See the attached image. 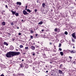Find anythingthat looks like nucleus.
<instances>
[{
	"instance_id": "f257e3e1",
	"label": "nucleus",
	"mask_w": 76,
	"mask_h": 76,
	"mask_svg": "<svg viewBox=\"0 0 76 76\" xmlns=\"http://www.w3.org/2000/svg\"><path fill=\"white\" fill-rule=\"evenodd\" d=\"M20 53L19 52H14L10 51L7 53L6 54V56L7 57H11L12 56L13 57L15 56H17V55H19Z\"/></svg>"
},
{
	"instance_id": "f03ea898",
	"label": "nucleus",
	"mask_w": 76,
	"mask_h": 76,
	"mask_svg": "<svg viewBox=\"0 0 76 76\" xmlns=\"http://www.w3.org/2000/svg\"><path fill=\"white\" fill-rule=\"evenodd\" d=\"M23 13L24 14V15H29V13H28L26 11V10H24L23 11Z\"/></svg>"
},
{
	"instance_id": "7ed1b4c3",
	"label": "nucleus",
	"mask_w": 76,
	"mask_h": 76,
	"mask_svg": "<svg viewBox=\"0 0 76 76\" xmlns=\"http://www.w3.org/2000/svg\"><path fill=\"white\" fill-rule=\"evenodd\" d=\"M72 37L74 38L75 39H76V37L75 36V33H73L72 34Z\"/></svg>"
},
{
	"instance_id": "20e7f679",
	"label": "nucleus",
	"mask_w": 76,
	"mask_h": 76,
	"mask_svg": "<svg viewBox=\"0 0 76 76\" xmlns=\"http://www.w3.org/2000/svg\"><path fill=\"white\" fill-rule=\"evenodd\" d=\"M31 48L32 50H34L35 49V46H32L31 47Z\"/></svg>"
},
{
	"instance_id": "39448f33",
	"label": "nucleus",
	"mask_w": 76,
	"mask_h": 76,
	"mask_svg": "<svg viewBox=\"0 0 76 76\" xmlns=\"http://www.w3.org/2000/svg\"><path fill=\"white\" fill-rule=\"evenodd\" d=\"M4 45H8V43H7V42H4Z\"/></svg>"
},
{
	"instance_id": "423d86ee",
	"label": "nucleus",
	"mask_w": 76,
	"mask_h": 76,
	"mask_svg": "<svg viewBox=\"0 0 76 76\" xmlns=\"http://www.w3.org/2000/svg\"><path fill=\"white\" fill-rule=\"evenodd\" d=\"M17 4H19V5H21V3L19 2H17Z\"/></svg>"
},
{
	"instance_id": "0eeeda50",
	"label": "nucleus",
	"mask_w": 76,
	"mask_h": 76,
	"mask_svg": "<svg viewBox=\"0 0 76 76\" xmlns=\"http://www.w3.org/2000/svg\"><path fill=\"white\" fill-rule=\"evenodd\" d=\"M2 25H3V26L5 25V22H3L2 23Z\"/></svg>"
},
{
	"instance_id": "6e6552de",
	"label": "nucleus",
	"mask_w": 76,
	"mask_h": 76,
	"mask_svg": "<svg viewBox=\"0 0 76 76\" xmlns=\"http://www.w3.org/2000/svg\"><path fill=\"white\" fill-rule=\"evenodd\" d=\"M11 12H12V13L13 15L15 14L16 13V12L15 11H12Z\"/></svg>"
},
{
	"instance_id": "1a4fd4ad",
	"label": "nucleus",
	"mask_w": 76,
	"mask_h": 76,
	"mask_svg": "<svg viewBox=\"0 0 76 76\" xmlns=\"http://www.w3.org/2000/svg\"><path fill=\"white\" fill-rule=\"evenodd\" d=\"M42 6L43 7H45V4L44 3H43L42 4Z\"/></svg>"
},
{
	"instance_id": "9d476101",
	"label": "nucleus",
	"mask_w": 76,
	"mask_h": 76,
	"mask_svg": "<svg viewBox=\"0 0 76 76\" xmlns=\"http://www.w3.org/2000/svg\"><path fill=\"white\" fill-rule=\"evenodd\" d=\"M60 53L61 54V56H63L64 54L63 52H60Z\"/></svg>"
},
{
	"instance_id": "9b49d317",
	"label": "nucleus",
	"mask_w": 76,
	"mask_h": 76,
	"mask_svg": "<svg viewBox=\"0 0 76 76\" xmlns=\"http://www.w3.org/2000/svg\"><path fill=\"white\" fill-rule=\"evenodd\" d=\"M42 24V21H41L38 23V24L39 25H41V24Z\"/></svg>"
},
{
	"instance_id": "f8f14e48",
	"label": "nucleus",
	"mask_w": 76,
	"mask_h": 76,
	"mask_svg": "<svg viewBox=\"0 0 76 76\" xmlns=\"http://www.w3.org/2000/svg\"><path fill=\"white\" fill-rule=\"evenodd\" d=\"M70 53H75V52H74L73 51V50H72L71 51H70Z\"/></svg>"
},
{
	"instance_id": "ddd939ff",
	"label": "nucleus",
	"mask_w": 76,
	"mask_h": 76,
	"mask_svg": "<svg viewBox=\"0 0 76 76\" xmlns=\"http://www.w3.org/2000/svg\"><path fill=\"white\" fill-rule=\"evenodd\" d=\"M15 15L16 16H18L19 14L18 13H15Z\"/></svg>"
},
{
	"instance_id": "4468645a",
	"label": "nucleus",
	"mask_w": 76,
	"mask_h": 76,
	"mask_svg": "<svg viewBox=\"0 0 76 76\" xmlns=\"http://www.w3.org/2000/svg\"><path fill=\"white\" fill-rule=\"evenodd\" d=\"M20 48H23V45H20Z\"/></svg>"
},
{
	"instance_id": "2eb2a0df",
	"label": "nucleus",
	"mask_w": 76,
	"mask_h": 76,
	"mask_svg": "<svg viewBox=\"0 0 76 76\" xmlns=\"http://www.w3.org/2000/svg\"><path fill=\"white\" fill-rule=\"evenodd\" d=\"M59 73H60L61 74L62 73V71H61L60 70H59Z\"/></svg>"
},
{
	"instance_id": "dca6fc26",
	"label": "nucleus",
	"mask_w": 76,
	"mask_h": 76,
	"mask_svg": "<svg viewBox=\"0 0 76 76\" xmlns=\"http://www.w3.org/2000/svg\"><path fill=\"white\" fill-rule=\"evenodd\" d=\"M25 49L26 50H28L29 48H28V47H26L25 48Z\"/></svg>"
},
{
	"instance_id": "f3484780",
	"label": "nucleus",
	"mask_w": 76,
	"mask_h": 76,
	"mask_svg": "<svg viewBox=\"0 0 76 76\" xmlns=\"http://www.w3.org/2000/svg\"><path fill=\"white\" fill-rule=\"evenodd\" d=\"M27 12H31V10H30L28 9L27 10Z\"/></svg>"
},
{
	"instance_id": "a211bd4d",
	"label": "nucleus",
	"mask_w": 76,
	"mask_h": 76,
	"mask_svg": "<svg viewBox=\"0 0 76 76\" xmlns=\"http://www.w3.org/2000/svg\"><path fill=\"white\" fill-rule=\"evenodd\" d=\"M67 31H65L64 33V34H65V35H67Z\"/></svg>"
},
{
	"instance_id": "6ab92c4d",
	"label": "nucleus",
	"mask_w": 76,
	"mask_h": 76,
	"mask_svg": "<svg viewBox=\"0 0 76 76\" xmlns=\"http://www.w3.org/2000/svg\"><path fill=\"white\" fill-rule=\"evenodd\" d=\"M55 31L56 32L57 31V28H56L55 29Z\"/></svg>"
},
{
	"instance_id": "aec40b11",
	"label": "nucleus",
	"mask_w": 76,
	"mask_h": 76,
	"mask_svg": "<svg viewBox=\"0 0 76 76\" xmlns=\"http://www.w3.org/2000/svg\"><path fill=\"white\" fill-rule=\"evenodd\" d=\"M11 25H14V24H13V23H11Z\"/></svg>"
},
{
	"instance_id": "412c9836",
	"label": "nucleus",
	"mask_w": 76,
	"mask_h": 76,
	"mask_svg": "<svg viewBox=\"0 0 76 76\" xmlns=\"http://www.w3.org/2000/svg\"><path fill=\"white\" fill-rule=\"evenodd\" d=\"M31 33H33V32H34V31H32V30H31Z\"/></svg>"
},
{
	"instance_id": "4be33fe9",
	"label": "nucleus",
	"mask_w": 76,
	"mask_h": 76,
	"mask_svg": "<svg viewBox=\"0 0 76 76\" xmlns=\"http://www.w3.org/2000/svg\"><path fill=\"white\" fill-rule=\"evenodd\" d=\"M69 58H70V59H72V57H70V56H69Z\"/></svg>"
},
{
	"instance_id": "5701e85b",
	"label": "nucleus",
	"mask_w": 76,
	"mask_h": 76,
	"mask_svg": "<svg viewBox=\"0 0 76 76\" xmlns=\"http://www.w3.org/2000/svg\"><path fill=\"white\" fill-rule=\"evenodd\" d=\"M60 46H61V44H59V47H60Z\"/></svg>"
},
{
	"instance_id": "b1692460",
	"label": "nucleus",
	"mask_w": 76,
	"mask_h": 76,
	"mask_svg": "<svg viewBox=\"0 0 76 76\" xmlns=\"http://www.w3.org/2000/svg\"><path fill=\"white\" fill-rule=\"evenodd\" d=\"M72 41H73V42H75V40L72 39Z\"/></svg>"
},
{
	"instance_id": "393cba45",
	"label": "nucleus",
	"mask_w": 76,
	"mask_h": 76,
	"mask_svg": "<svg viewBox=\"0 0 76 76\" xmlns=\"http://www.w3.org/2000/svg\"><path fill=\"white\" fill-rule=\"evenodd\" d=\"M18 35H21V34L20 33H19L18 34Z\"/></svg>"
},
{
	"instance_id": "a878e982",
	"label": "nucleus",
	"mask_w": 76,
	"mask_h": 76,
	"mask_svg": "<svg viewBox=\"0 0 76 76\" xmlns=\"http://www.w3.org/2000/svg\"><path fill=\"white\" fill-rule=\"evenodd\" d=\"M59 50H60V51H61V49L60 48H59Z\"/></svg>"
},
{
	"instance_id": "bb28decb",
	"label": "nucleus",
	"mask_w": 76,
	"mask_h": 76,
	"mask_svg": "<svg viewBox=\"0 0 76 76\" xmlns=\"http://www.w3.org/2000/svg\"><path fill=\"white\" fill-rule=\"evenodd\" d=\"M37 10H36V9L35 10V12H37Z\"/></svg>"
},
{
	"instance_id": "cd10ccee",
	"label": "nucleus",
	"mask_w": 76,
	"mask_h": 76,
	"mask_svg": "<svg viewBox=\"0 0 76 76\" xmlns=\"http://www.w3.org/2000/svg\"><path fill=\"white\" fill-rule=\"evenodd\" d=\"M5 7L6 8L7 7V5H5Z\"/></svg>"
},
{
	"instance_id": "c85d7f7f",
	"label": "nucleus",
	"mask_w": 76,
	"mask_h": 76,
	"mask_svg": "<svg viewBox=\"0 0 76 76\" xmlns=\"http://www.w3.org/2000/svg\"><path fill=\"white\" fill-rule=\"evenodd\" d=\"M33 37L32 36H31V38H32Z\"/></svg>"
},
{
	"instance_id": "c756f323",
	"label": "nucleus",
	"mask_w": 76,
	"mask_h": 76,
	"mask_svg": "<svg viewBox=\"0 0 76 76\" xmlns=\"http://www.w3.org/2000/svg\"><path fill=\"white\" fill-rule=\"evenodd\" d=\"M1 76H4V75H3V74H2L1 75Z\"/></svg>"
},
{
	"instance_id": "7c9ffc66",
	"label": "nucleus",
	"mask_w": 76,
	"mask_h": 76,
	"mask_svg": "<svg viewBox=\"0 0 76 76\" xmlns=\"http://www.w3.org/2000/svg\"><path fill=\"white\" fill-rule=\"evenodd\" d=\"M27 7H28V6H27V5H26V8H27Z\"/></svg>"
},
{
	"instance_id": "2f4dec72",
	"label": "nucleus",
	"mask_w": 76,
	"mask_h": 76,
	"mask_svg": "<svg viewBox=\"0 0 76 76\" xmlns=\"http://www.w3.org/2000/svg\"><path fill=\"white\" fill-rule=\"evenodd\" d=\"M42 31H44V29L42 30Z\"/></svg>"
},
{
	"instance_id": "473e14b6",
	"label": "nucleus",
	"mask_w": 76,
	"mask_h": 76,
	"mask_svg": "<svg viewBox=\"0 0 76 76\" xmlns=\"http://www.w3.org/2000/svg\"><path fill=\"white\" fill-rule=\"evenodd\" d=\"M27 8H26L25 10H27Z\"/></svg>"
},
{
	"instance_id": "72a5a7b5",
	"label": "nucleus",
	"mask_w": 76,
	"mask_h": 76,
	"mask_svg": "<svg viewBox=\"0 0 76 76\" xmlns=\"http://www.w3.org/2000/svg\"><path fill=\"white\" fill-rule=\"evenodd\" d=\"M17 29H19V27H17Z\"/></svg>"
},
{
	"instance_id": "f704fd0d",
	"label": "nucleus",
	"mask_w": 76,
	"mask_h": 76,
	"mask_svg": "<svg viewBox=\"0 0 76 76\" xmlns=\"http://www.w3.org/2000/svg\"><path fill=\"white\" fill-rule=\"evenodd\" d=\"M46 72L47 73L48 72V71H46Z\"/></svg>"
},
{
	"instance_id": "c9c22d12",
	"label": "nucleus",
	"mask_w": 76,
	"mask_h": 76,
	"mask_svg": "<svg viewBox=\"0 0 76 76\" xmlns=\"http://www.w3.org/2000/svg\"><path fill=\"white\" fill-rule=\"evenodd\" d=\"M33 56H35V55L34 54H33Z\"/></svg>"
},
{
	"instance_id": "e433bc0d",
	"label": "nucleus",
	"mask_w": 76,
	"mask_h": 76,
	"mask_svg": "<svg viewBox=\"0 0 76 76\" xmlns=\"http://www.w3.org/2000/svg\"><path fill=\"white\" fill-rule=\"evenodd\" d=\"M50 45H51V43H50Z\"/></svg>"
},
{
	"instance_id": "4c0bfd02",
	"label": "nucleus",
	"mask_w": 76,
	"mask_h": 76,
	"mask_svg": "<svg viewBox=\"0 0 76 76\" xmlns=\"http://www.w3.org/2000/svg\"><path fill=\"white\" fill-rule=\"evenodd\" d=\"M73 48H75V47H73Z\"/></svg>"
},
{
	"instance_id": "58836bf2",
	"label": "nucleus",
	"mask_w": 76,
	"mask_h": 76,
	"mask_svg": "<svg viewBox=\"0 0 76 76\" xmlns=\"http://www.w3.org/2000/svg\"><path fill=\"white\" fill-rule=\"evenodd\" d=\"M22 61H23V60H22Z\"/></svg>"
},
{
	"instance_id": "ea45409f",
	"label": "nucleus",
	"mask_w": 76,
	"mask_h": 76,
	"mask_svg": "<svg viewBox=\"0 0 76 76\" xmlns=\"http://www.w3.org/2000/svg\"><path fill=\"white\" fill-rule=\"evenodd\" d=\"M22 20V21H23V20Z\"/></svg>"
},
{
	"instance_id": "a19ab883",
	"label": "nucleus",
	"mask_w": 76,
	"mask_h": 76,
	"mask_svg": "<svg viewBox=\"0 0 76 76\" xmlns=\"http://www.w3.org/2000/svg\"><path fill=\"white\" fill-rule=\"evenodd\" d=\"M34 44H35V43H34Z\"/></svg>"
},
{
	"instance_id": "79ce46f5",
	"label": "nucleus",
	"mask_w": 76,
	"mask_h": 76,
	"mask_svg": "<svg viewBox=\"0 0 76 76\" xmlns=\"http://www.w3.org/2000/svg\"><path fill=\"white\" fill-rule=\"evenodd\" d=\"M52 75H53V74H51Z\"/></svg>"
},
{
	"instance_id": "37998d69",
	"label": "nucleus",
	"mask_w": 76,
	"mask_h": 76,
	"mask_svg": "<svg viewBox=\"0 0 76 76\" xmlns=\"http://www.w3.org/2000/svg\"><path fill=\"white\" fill-rule=\"evenodd\" d=\"M3 12H4V11H3Z\"/></svg>"
},
{
	"instance_id": "c03bdc74",
	"label": "nucleus",
	"mask_w": 76,
	"mask_h": 76,
	"mask_svg": "<svg viewBox=\"0 0 76 76\" xmlns=\"http://www.w3.org/2000/svg\"><path fill=\"white\" fill-rule=\"evenodd\" d=\"M75 1H76V0H75Z\"/></svg>"
}]
</instances>
